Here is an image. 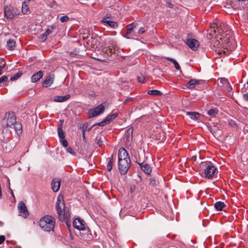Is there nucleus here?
Returning a JSON list of instances; mask_svg holds the SVG:
<instances>
[{
	"mask_svg": "<svg viewBox=\"0 0 248 248\" xmlns=\"http://www.w3.org/2000/svg\"><path fill=\"white\" fill-rule=\"evenodd\" d=\"M220 82L221 84L226 85V84H228L229 81L227 79L225 78H221L220 79Z\"/></svg>",
	"mask_w": 248,
	"mask_h": 248,
	"instance_id": "nucleus-42",
	"label": "nucleus"
},
{
	"mask_svg": "<svg viewBox=\"0 0 248 248\" xmlns=\"http://www.w3.org/2000/svg\"><path fill=\"white\" fill-rule=\"evenodd\" d=\"M22 12L23 14H28L29 13V8L28 4L25 2H23L22 6Z\"/></svg>",
	"mask_w": 248,
	"mask_h": 248,
	"instance_id": "nucleus-32",
	"label": "nucleus"
},
{
	"mask_svg": "<svg viewBox=\"0 0 248 248\" xmlns=\"http://www.w3.org/2000/svg\"><path fill=\"white\" fill-rule=\"evenodd\" d=\"M229 28V26L224 23H220L219 26L217 24H213L211 26V29H214L213 31L215 33H217L220 36L223 35V33L227 32Z\"/></svg>",
	"mask_w": 248,
	"mask_h": 248,
	"instance_id": "nucleus-8",
	"label": "nucleus"
},
{
	"mask_svg": "<svg viewBox=\"0 0 248 248\" xmlns=\"http://www.w3.org/2000/svg\"><path fill=\"white\" fill-rule=\"evenodd\" d=\"M243 98L246 101H248V94L245 93L243 94Z\"/></svg>",
	"mask_w": 248,
	"mask_h": 248,
	"instance_id": "nucleus-55",
	"label": "nucleus"
},
{
	"mask_svg": "<svg viewBox=\"0 0 248 248\" xmlns=\"http://www.w3.org/2000/svg\"><path fill=\"white\" fill-rule=\"evenodd\" d=\"M18 208L20 216H21L24 218H27L29 216V212L26 204L23 202H19L18 204Z\"/></svg>",
	"mask_w": 248,
	"mask_h": 248,
	"instance_id": "nucleus-12",
	"label": "nucleus"
},
{
	"mask_svg": "<svg viewBox=\"0 0 248 248\" xmlns=\"http://www.w3.org/2000/svg\"><path fill=\"white\" fill-rule=\"evenodd\" d=\"M85 131H86V128H84L83 126L82 127V137L83 138V140L85 139Z\"/></svg>",
	"mask_w": 248,
	"mask_h": 248,
	"instance_id": "nucleus-52",
	"label": "nucleus"
},
{
	"mask_svg": "<svg viewBox=\"0 0 248 248\" xmlns=\"http://www.w3.org/2000/svg\"><path fill=\"white\" fill-rule=\"evenodd\" d=\"M61 180L58 178H54L51 182V188L54 192H57L60 187Z\"/></svg>",
	"mask_w": 248,
	"mask_h": 248,
	"instance_id": "nucleus-15",
	"label": "nucleus"
},
{
	"mask_svg": "<svg viewBox=\"0 0 248 248\" xmlns=\"http://www.w3.org/2000/svg\"><path fill=\"white\" fill-rule=\"evenodd\" d=\"M144 80L145 78L142 76L138 77V80L139 82L143 83H144Z\"/></svg>",
	"mask_w": 248,
	"mask_h": 248,
	"instance_id": "nucleus-49",
	"label": "nucleus"
},
{
	"mask_svg": "<svg viewBox=\"0 0 248 248\" xmlns=\"http://www.w3.org/2000/svg\"><path fill=\"white\" fill-rule=\"evenodd\" d=\"M166 6L169 8H173V5L170 2L167 1Z\"/></svg>",
	"mask_w": 248,
	"mask_h": 248,
	"instance_id": "nucleus-54",
	"label": "nucleus"
},
{
	"mask_svg": "<svg viewBox=\"0 0 248 248\" xmlns=\"http://www.w3.org/2000/svg\"><path fill=\"white\" fill-rule=\"evenodd\" d=\"M247 131H248V130H247Z\"/></svg>",
	"mask_w": 248,
	"mask_h": 248,
	"instance_id": "nucleus-59",
	"label": "nucleus"
},
{
	"mask_svg": "<svg viewBox=\"0 0 248 248\" xmlns=\"http://www.w3.org/2000/svg\"><path fill=\"white\" fill-rule=\"evenodd\" d=\"M4 129H3L2 133L4 134H10L11 133V130L7 128V127L4 126L3 127Z\"/></svg>",
	"mask_w": 248,
	"mask_h": 248,
	"instance_id": "nucleus-44",
	"label": "nucleus"
},
{
	"mask_svg": "<svg viewBox=\"0 0 248 248\" xmlns=\"http://www.w3.org/2000/svg\"><path fill=\"white\" fill-rule=\"evenodd\" d=\"M61 142H62V144L63 147L67 148L68 147V142L67 140L65 139H61Z\"/></svg>",
	"mask_w": 248,
	"mask_h": 248,
	"instance_id": "nucleus-45",
	"label": "nucleus"
},
{
	"mask_svg": "<svg viewBox=\"0 0 248 248\" xmlns=\"http://www.w3.org/2000/svg\"><path fill=\"white\" fill-rule=\"evenodd\" d=\"M159 184L158 180L155 177L150 178L149 179V185L153 187L157 186Z\"/></svg>",
	"mask_w": 248,
	"mask_h": 248,
	"instance_id": "nucleus-27",
	"label": "nucleus"
},
{
	"mask_svg": "<svg viewBox=\"0 0 248 248\" xmlns=\"http://www.w3.org/2000/svg\"><path fill=\"white\" fill-rule=\"evenodd\" d=\"M138 24L132 23L127 26V35H132L133 33L136 32L135 29L137 26Z\"/></svg>",
	"mask_w": 248,
	"mask_h": 248,
	"instance_id": "nucleus-17",
	"label": "nucleus"
},
{
	"mask_svg": "<svg viewBox=\"0 0 248 248\" xmlns=\"http://www.w3.org/2000/svg\"><path fill=\"white\" fill-rule=\"evenodd\" d=\"M186 44L193 50H196L199 46V42L194 39H187Z\"/></svg>",
	"mask_w": 248,
	"mask_h": 248,
	"instance_id": "nucleus-13",
	"label": "nucleus"
},
{
	"mask_svg": "<svg viewBox=\"0 0 248 248\" xmlns=\"http://www.w3.org/2000/svg\"><path fill=\"white\" fill-rule=\"evenodd\" d=\"M146 30L145 29V27H141L140 28V29L138 30V31L137 32H133V35L135 36L136 37H137L139 36L140 34H143L145 31Z\"/></svg>",
	"mask_w": 248,
	"mask_h": 248,
	"instance_id": "nucleus-31",
	"label": "nucleus"
},
{
	"mask_svg": "<svg viewBox=\"0 0 248 248\" xmlns=\"http://www.w3.org/2000/svg\"><path fill=\"white\" fill-rule=\"evenodd\" d=\"M16 121V117L13 112L6 113L5 118L2 120V126L9 127L13 128L12 126Z\"/></svg>",
	"mask_w": 248,
	"mask_h": 248,
	"instance_id": "nucleus-7",
	"label": "nucleus"
},
{
	"mask_svg": "<svg viewBox=\"0 0 248 248\" xmlns=\"http://www.w3.org/2000/svg\"><path fill=\"white\" fill-rule=\"evenodd\" d=\"M225 204L223 202H217L214 204L215 208L218 211L222 210L223 208L225 207Z\"/></svg>",
	"mask_w": 248,
	"mask_h": 248,
	"instance_id": "nucleus-28",
	"label": "nucleus"
},
{
	"mask_svg": "<svg viewBox=\"0 0 248 248\" xmlns=\"http://www.w3.org/2000/svg\"><path fill=\"white\" fill-rule=\"evenodd\" d=\"M69 20V17L67 16H63L60 17V21L62 23L67 21Z\"/></svg>",
	"mask_w": 248,
	"mask_h": 248,
	"instance_id": "nucleus-38",
	"label": "nucleus"
},
{
	"mask_svg": "<svg viewBox=\"0 0 248 248\" xmlns=\"http://www.w3.org/2000/svg\"><path fill=\"white\" fill-rule=\"evenodd\" d=\"M201 171L204 173L205 177L208 179L214 177L217 171L216 168L211 162H202L200 165Z\"/></svg>",
	"mask_w": 248,
	"mask_h": 248,
	"instance_id": "nucleus-5",
	"label": "nucleus"
},
{
	"mask_svg": "<svg viewBox=\"0 0 248 248\" xmlns=\"http://www.w3.org/2000/svg\"><path fill=\"white\" fill-rule=\"evenodd\" d=\"M4 66H5V63L0 65V72H1L2 71V70L3 69Z\"/></svg>",
	"mask_w": 248,
	"mask_h": 248,
	"instance_id": "nucleus-57",
	"label": "nucleus"
},
{
	"mask_svg": "<svg viewBox=\"0 0 248 248\" xmlns=\"http://www.w3.org/2000/svg\"><path fill=\"white\" fill-rule=\"evenodd\" d=\"M81 234L83 235V238L84 240H85L84 239V237L85 236H87V232H84V231H82V232H81Z\"/></svg>",
	"mask_w": 248,
	"mask_h": 248,
	"instance_id": "nucleus-56",
	"label": "nucleus"
},
{
	"mask_svg": "<svg viewBox=\"0 0 248 248\" xmlns=\"http://www.w3.org/2000/svg\"><path fill=\"white\" fill-rule=\"evenodd\" d=\"M186 115L193 120H197L200 115V113L197 112H187Z\"/></svg>",
	"mask_w": 248,
	"mask_h": 248,
	"instance_id": "nucleus-25",
	"label": "nucleus"
},
{
	"mask_svg": "<svg viewBox=\"0 0 248 248\" xmlns=\"http://www.w3.org/2000/svg\"><path fill=\"white\" fill-rule=\"evenodd\" d=\"M66 151L72 155H75V152L74 151L73 149L70 147H67L66 148Z\"/></svg>",
	"mask_w": 248,
	"mask_h": 248,
	"instance_id": "nucleus-40",
	"label": "nucleus"
},
{
	"mask_svg": "<svg viewBox=\"0 0 248 248\" xmlns=\"http://www.w3.org/2000/svg\"><path fill=\"white\" fill-rule=\"evenodd\" d=\"M48 5L51 7V8H53L55 6H57V3H56V1L54 0H51L49 1V4H48Z\"/></svg>",
	"mask_w": 248,
	"mask_h": 248,
	"instance_id": "nucleus-41",
	"label": "nucleus"
},
{
	"mask_svg": "<svg viewBox=\"0 0 248 248\" xmlns=\"http://www.w3.org/2000/svg\"><path fill=\"white\" fill-rule=\"evenodd\" d=\"M5 236L4 235L0 236V244H2L5 240Z\"/></svg>",
	"mask_w": 248,
	"mask_h": 248,
	"instance_id": "nucleus-53",
	"label": "nucleus"
},
{
	"mask_svg": "<svg viewBox=\"0 0 248 248\" xmlns=\"http://www.w3.org/2000/svg\"><path fill=\"white\" fill-rule=\"evenodd\" d=\"M73 226L75 228L87 232V236L84 237L85 240H91L93 239V236L88 227H86V223L84 221L79 218H76L73 221Z\"/></svg>",
	"mask_w": 248,
	"mask_h": 248,
	"instance_id": "nucleus-4",
	"label": "nucleus"
},
{
	"mask_svg": "<svg viewBox=\"0 0 248 248\" xmlns=\"http://www.w3.org/2000/svg\"><path fill=\"white\" fill-rule=\"evenodd\" d=\"M200 83V80L196 79H192L188 82L186 85V87L189 89H191L194 88L196 85L199 84Z\"/></svg>",
	"mask_w": 248,
	"mask_h": 248,
	"instance_id": "nucleus-20",
	"label": "nucleus"
},
{
	"mask_svg": "<svg viewBox=\"0 0 248 248\" xmlns=\"http://www.w3.org/2000/svg\"><path fill=\"white\" fill-rule=\"evenodd\" d=\"M117 116H118V113H117V112L113 113H112L111 114L108 115L106 118V121H108V123H109L112 121L114 120Z\"/></svg>",
	"mask_w": 248,
	"mask_h": 248,
	"instance_id": "nucleus-30",
	"label": "nucleus"
},
{
	"mask_svg": "<svg viewBox=\"0 0 248 248\" xmlns=\"http://www.w3.org/2000/svg\"><path fill=\"white\" fill-rule=\"evenodd\" d=\"M131 160L126 150L121 148L118 151V169L121 174H125L130 167Z\"/></svg>",
	"mask_w": 248,
	"mask_h": 248,
	"instance_id": "nucleus-1",
	"label": "nucleus"
},
{
	"mask_svg": "<svg viewBox=\"0 0 248 248\" xmlns=\"http://www.w3.org/2000/svg\"><path fill=\"white\" fill-rule=\"evenodd\" d=\"M56 209L60 220L61 221H65L67 226L69 227L70 225L68 223V220L70 218V215L68 209L65 207L62 195H59L57 197Z\"/></svg>",
	"mask_w": 248,
	"mask_h": 248,
	"instance_id": "nucleus-2",
	"label": "nucleus"
},
{
	"mask_svg": "<svg viewBox=\"0 0 248 248\" xmlns=\"http://www.w3.org/2000/svg\"><path fill=\"white\" fill-rule=\"evenodd\" d=\"M119 47L117 46L115 42L110 41L108 42V46L105 48V52L108 56H111L112 54H114L118 51Z\"/></svg>",
	"mask_w": 248,
	"mask_h": 248,
	"instance_id": "nucleus-11",
	"label": "nucleus"
},
{
	"mask_svg": "<svg viewBox=\"0 0 248 248\" xmlns=\"http://www.w3.org/2000/svg\"><path fill=\"white\" fill-rule=\"evenodd\" d=\"M103 141L102 138H99L97 140V144L99 145V147H102L103 145Z\"/></svg>",
	"mask_w": 248,
	"mask_h": 248,
	"instance_id": "nucleus-47",
	"label": "nucleus"
},
{
	"mask_svg": "<svg viewBox=\"0 0 248 248\" xmlns=\"http://www.w3.org/2000/svg\"><path fill=\"white\" fill-rule=\"evenodd\" d=\"M55 224L54 217L46 215L40 219L39 226L45 231L50 232L53 230Z\"/></svg>",
	"mask_w": 248,
	"mask_h": 248,
	"instance_id": "nucleus-3",
	"label": "nucleus"
},
{
	"mask_svg": "<svg viewBox=\"0 0 248 248\" xmlns=\"http://www.w3.org/2000/svg\"><path fill=\"white\" fill-rule=\"evenodd\" d=\"M148 93L153 95H161L162 94V93L160 91L156 90L149 91Z\"/></svg>",
	"mask_w": 248,
	"mask_h": 248,
	"instance_id": "nucleus-35",
	"label": "nucleus"
},
{
	"mask_svg": "<svg viewBox=\"0 0 248 248\" xmlns=\"http://www.w3.org/2000/svg\"><path fill=\"white\" fill-rule=\"evenodd\" d=\"M11 194H12V195H14V194H13V192H12V193H11Z\"/></svg>",
	"mask_w": 248,
	"mask_h": 248,
	"instance_id": "nucleus-58",
	"label": "nucleus"
},
{
	"mask_svg": "<svg viewBox=\"0 0 248 248\" xmlns=\"http://www.w3.org/2000/svg\"><path fill=\"white\" fill-rule=\"evenodd\" d=\"M212 49L217 53L221 54H225V48L222 46V44L220 43L217 39H214L212 43Z\"/></svg>",
	"mask_w": 248,
	"mask_h": 248,
	"instance_id": "nucleus-10",
	"label": "nucleus"
},
{
	"mask_svg": "<svg viewBox=\"0 0 248 248\" xmlns=\"http://www.w3.org/2000/svg\"><path fill=\"white\" fill-rule=\"evenodd\" d=\"M70 97L69 94L64 96H56L54 98V101L56 102H63L68 100Z\"/></svg>",
	"mask_w": 248,
	"mask_h": 248,
	"instance_id": "nucleus-22",
	"label": "nucleus"
},
{
	"mask_svg": "<svg viewBox=\"0 0 248 248\" xmlns=\"http://www.w3.org/2000/svg\"><path fill=\"white\" fill-rule=\"evenodd\" d=\"M20 13V11L17 8L12 5H6L4 7V17L7 19H13Z\"/></svg>",
	"mask_w": 248,
	"mask_h": 248,
	"instance_id": "nucleus-6",
	"label": "nucleus"
},
{
	"mask_svg": "<svg viewBox=\"0 0 248 248\" xmlns=\"http://www.w3.org/2000/svg\"><path fill=\"white\" fill-rule=\"evenodd\" d=\"M8 80V77L6 76H3L0 78V83L5 82Z\"/></svg>",
	"mask_w": 248,
	"mask_h": 248,
	"instance_id": "nucleus-43",
	"label": "nucleus"
},
{
	"mask_svg": "<svg viewBox=\"0 0 248 248\" xmlns=\"http://www.w3.org/2000/svg\"><path fill=\"white\" fill-rule=\"evenodd\" d=\"M43 73L42 71H39L38 72L34 74L31 77V81L32 82L35 83L37 82L43 77Z\"/></svg>",
	"mask_w": 248,
	"mask_h": 248,
	"instance_id": "nucleus-18",
	"label": "nucleus"
},
{
	"mask_svg": "<svg viewBox=\"0 0 248 248\" xmlns=\"http://www.w3.org/2000/svg\"><path fill=\"white\" fill-rule=\"evenodd\" d=\"M141 169L144 171V173L147 174H150L152 172V169L151 166L146 162H143L142 163H138Z\"/></svg>",
	"mask_w": 248,
	"mask_h": 248,
	"instance_id": "nucleus-14",
	"label": "nucleus"
},
{
	"mask_svg": "<svg viewBox=\"0 0 248 248\" xmlns=\"http://www.w3.org/2000/svg\"><path fill=\"white\" fill-rule=\"evenodd\" d=\"M109 159V161L108 163L107 166V169L108 171H110L112 169V164H113V156H112V155Z\"/></svg>",
	"mask_w": 248,
	"mask_h": 248,
	"instance_id": "nucleus-34",
	"label": "nucleus"
},
{
	"mask_svg": "<svg viewBox=\"0 0 248 248\" xmlns=\"http://www.w3.org/2000/svg\"><path fill=\"white\" fill-rule=\"evenodd\" d=\"M226 89L228 92H232V86L230 85L229 82L228 83V84H226Z\"/></svg>",
	"mask_w": 248,
	"mask_h": 248,
	"instance_id": "nucleus-48",
	"label": "nucleus"
},
{
	"mask_svg": "<svg viewBox=\"0 0 248 248\" xmlns=\"http://www.w3.org/2000/svg\"><path fill=\"white\" fill-rule=\"evenodd\" d=\"M133 128L132 127H130L127 129L124 135L125 137L126 138L127 141L129 142L132 141L133 138Z\"/></svg>",
	"mask_w": 248,
	"mask_h": 248,
	"instance_id": "nucleus-21",
	"label": "nucleus"
},
{
	"mask_svg": "<svg viewBox=\"0 0 248 248\" xmlns=\"http://www.w3.org/2000/svg\"><path fill=\"white\" fill-rule=\"evenodd\" d=\"M134 98L132 97H130L127 98L124 102V104H125V105L127 104L129 102H131V101H133Z\"/></svg>",
	"mask_w": 248,
	"mask_h": 248,
	"instance_id": "nucleus-46",
	"label": "nucleus"
},
{
	"mask_svg": "<svg viewBox=\"0 0 248 248\" xmlns=\"http://www.w3.org/2000/svg\"><path fill=\"white\" fill-rule=\"evenodd\" d=\"M102 23H104L106 26H108L111 28L115 29L118 27V24L116 22L107 20L105 18L101 20Z\"/></svg>",
	"mask_w": 248,
	"mask_h": 248,
	"instance_id": "nucleus-19",
	"label": "nucleus"
},
{
	"mask_svg": "<svg viewBox=\"0 0 248 248\" xmlns=\"http://www.w3.org/2000/svg\"><path fill=\"white\" fill-rule=\"evenodd\" d=\"M124 36L127 38V39H130V38H133L134 37H136L135 36L133 35V34L132 35H127V33L126 34V35H124Z\"/></svg>",
	"mask_w": 248,
	"mask_h": 248,
	"instance_id": "nucleus-51",
	"label": "nucleus"
},
{
	"mask_svg": "<svg viewBox=\"0 0 248 248\" xmlns=\"http://www.w3.org/2000/svg\"><path fill=\"white\" fill-rule=\"evenodd\" d=\"M22 75V73L20 72H17L16 74H15L13 76H12L10 78V80L11 81L16 80L18 79Z\"/></svg>",
	"mask_w": 248,
	"mask_h": 248,
	"instance_id": "nucleus-37",
	"label": "nucleus"
},
{
	"mask_svg": "<svg viewBox=\"0 0 248 248\" xmlns=\"http://www.w3.org/2000/svg\"><path fill=\"white\" fill-rule=\"evenodd\" d=\"M218 109L217 108H211L207 111V114L212 117H215L218 114Z\"/></svg>",
	"mask_w": 248,
	"mask_h": 248,
	"instance_id": "nucleus-29",
	"label": "nucleus"
},
{
	"mask_svg": "<svg viewBox=\"0 0 248 248\" xmlns=\"http://www.w3.org/2000/svg\"><path fill=\"white\" fill-rule=\"evenodd\" d=\"M47 35H46L45 33H44V34H43L41 37V39L42 40V41L43 42H44L46 40V38H47Z\"/></svg>",
	"mask_w": 248,
	"mask_h": 248,
	"instance_id": "nucleus-50",
	"label": "nucleus"
},
{
	"mask_svg": "<svg viewBox=\"0 0 248 248\" xmlns=\"http://www.w3.org/2000/svg\"><path fill=\"white\" fill-rule=\"evenodd\" d=\"M54 75L51 74L48 75L43 82V86L44 87H49L53 82Z\"/></svg>",
	"mask_w": 248,
	"mask_h": 248,
	"instance_id": "nucleus-16",
	"label": "nucleus"
},
{
	"mask_svg": "<svg viewBox=\"0 0 248 248\" xmlns=\"http://www.w3.org/2000/svg\"><path fill=\"white\" fill-rule=\"evenodd\" d=\"M105 110V107L102 104H100L94 108L90 109L88 111L89 118L94 117L102 113Z\"/></svg>",
	"mask_w": 248,
	"mask_h": 248,
	"instance_id": "nucleus-9",
	"label": "nucleus"
},
{
	"mask_svg": "<svg viewBox=\"0 0 248 248\" xmlns=\"http://www.w3.org/2000/svg\"><path fill=\"white\" fill-rule=\"evenodd\" d=\"M16 41L12 39H9L6 44V47L9 50H13L15 49L16 46Z\"/></svg>",
	"mask_w": 248,
	"mask_h": 248,
	"instance_id": "nucleus-23",
	"label": "nucleus"
},
{
	"mask_svg": "<svg viewBox=\"0 0 248 248\" xmlns=\"http://www.w3.org/2000/svg\"><path fill=\"white\" fill-rule=\"evenodd\" d=\"M107 124H109V123L108 122V121H106V118H105L103 121H102V122H101L100 123L96 124L95 125H99L100 126H104L105 125H106Z\"/></svg>",
	"mask_w": 248,
	"mask_h": 248,
	"instance_id": "nucleus-39",
	"label": "nucleus"
},
{
	"mask_svg": "<svg viewBox=\"0 0 248 248\" xmlns=\"http://www.w3.org/2000/svg\"><path fill=\"white\" fill-rule=\"evenodd\" d=\"M13 126H14L13 128H14L15 130L16 131V133L17 134L22 133V124L20 123L17 122L16 121L15 124H14Z\"/></svg>",
	"mask_w": 248,
	"mask_h": 248,
	"instance_id": "nucleus-24",
	"label": "nucleus"
},
{
	"mask_svg": "<svg viewBox=\"0 0 248 248\" xmlns=\"http://www.w3.org/2000/svg\"><path fill=\"white\" fill-rule=\"evenodd\" d=\"M60 122L62 123V124H59L58 127V136H59V137L60 138V139H63L64 138V135L63 130L62 129V123L63 122V120H61Z\"/></svg>",
	"mask_w": 248,
	"mask_h": 248,
	"instance_id": "nucleus-26",
	"label": "nucleus"
},
{
	"mask_svg": "<svg viewBox=\"0 0 248 248\" xmlns=\"http://www.w3.org/2000/svg\"><path fill=\"white\" fill-rule=\"evenodd\" d=\"M166 59L167 60L172 62L174 64L175 68L177 70L180 69V66L179 63L176 62V61L175 60L170 58H169V57H166Z\"/></svg>",
	"mask_w": 248,
	"mask_h": 248,
	"instance_id": "nucleus-33",
	"label": "nucleus"
},
{
	"mask_svg": "<svg viewBox=\"0 0 248 248\" xmlns=\"http://www.w3.org/2000/svg\"><path fill=\"white\" fill-rule=\"evenodd\" d=\"M56 25H52L51 26V27L50 28H48L47 29L46 31L45 32V33L48 35H49L50 34L52 33V32H53L54 31V30L56 29Z\"/></svg>",
	"mask_w": 248,
	"mask_h": 248,
	"instance_id": "nucleus-36",
	"label": "nucleus"
}]
</instances>
